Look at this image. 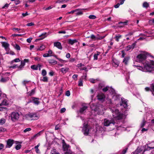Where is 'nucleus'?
Returning a JSON list of instances; mask_svg holds the SVG:
<instances>
[{
    "label": "nucleus",
    "mask_w": 154,
    "mask_h": 154,
    "mask_svg": "<svg viewBox=\"0 0 154 154\" xmlns=\"http://www.w3.org/2000/svg\"><path fill=\"white\" fill-rule=\"evenodd\" d=\"M146 58V56L145 54H140L137 56V61L139 62H142L143 65V66H139L138 69L143 72H150L152 70V69L154 68V61L150 60L149 61H146L145 63H143Z\"/></svg>",
    "instance_id": "nucleus-1"
},
{
    "label": "nucleus",
    "mask_w": 154,
    "mask_h": 154,
    "mask_svg": "<svg viewBox=\"0 0 154 154\" xmlns=\"http://www.w3.org/2000/svg\"><path fill=\"white\" fill-rule=\"evenodd\" d=\"M110 109L112 113L113 117L116 120H119L123 118L124 115L123 113L120 112L117 109L112 107L110 108Z\"/></svg>",
    "instance_id": "nucleus-2"
},
{
    "label": "nucleus",
    "mask_w": 154,
    "mask_h": 154,
    "mask_svg": "<svg viewBox=\"0 0 154 154\" xmlns=\"http://www.w3.org/2000/svg\"><path fill=\"white\" fill-rule=\"evenodd\" d=\"M91 108L92 110H94L96 113L99 115H102L104 113V108L102 104L96 106L92 104L91 106Z\"/></svg>",
    "instance_id": "nucleus-3"
},
{
    "label": "nucleus",
    "mask_w": 154,
    "mask_h": 154,
    "mask_svg": "<svg viewBox=\"0 0 154 154\" xmlns=\"http://www.w3.org/2000/svg\"><path fill=\"white\" fill-rule=\"evenodd\" d=\"M26 117L29 120H36L38 119L39 116L36 113H30L26 115Z\"/></svg>",
    "instance_id": "nucleus-4"
},
{
    "label": "nucleus",
    "mask_w": 154,
    "mask_h": 154,
    "mask_svg": "<svg viewBox=\"0 0 154 154\" xmlns=\"http://www.w3.org/2000/svg\"><path fill=\"white\" fill-rule=\"evenodd\" d=\"M120 105L122 107H123L126 109H128L129 106L128 105L127 100L123 98H121Z\"/></svg>",
    "instance_id": "nucleus-5"
},
{
    "label": "nucleus",
    "mask_w": 154,
    "mask_h": 154,
    "mask_svg": "<svg viewBox=\"0 0 154 154\" xmlns=\"http://www.w3.org/2000/svg\"><path fill=\"white\" fill-rule=\"evenodd\" d=\"M11 120L13 122H15L19 119V114L17 112H13L11 113Z\"/></svg>",
    "instance_id": "nucleus-6"
},
{
    "label": "nucleus",
    "mask_w": 154,
    "mask_h": 154,
    "mask_svg": "<svg viewBox=\"0 0 154 154\" xmlns=\"http://www.w3.org/2000/svg\"><path fill=\"white\" fill-rule=\"evenodd\" d=\"M88 127V125L87 124L85 123L84 124L82 131L85 135H88L89 133V129Z\"/></svg>",
    "instance_id": "nucleus-7"
},
{
    "label": "nucleus",
    "mask_w": 154,
    "mask_h": 154,
    "mask_svg": "<svg viewBox=\"0 0 154 154\" xmlns=\"http://www.w3.org/2000/svg\"><path fill=\"white\" fill-rule=\"evenodd\" d=\"M115 123V122L113 119L109 120L107 119H105L104 120V125L105 126H108L111 124L114 125Z\"/></svg>",
    "instance_id": "nucleus-8"
},
{
    "label": "nucleus",
    "mask_w": 154,
    "mask_h": 154,
    "mask_svg": "<svg viewBox=\"0 0 154 154\" xmlns=\"http://www.w3.org/2000/svg\"><path fill=\"white\" fill-rule=\"evenodd\" d=\"M97 99L101 101V102H103L104 101L105 97L104 94L102 93H100L98 94L97 96Z\"/></svg>",
    "instance_id": "nucleus-9"
},
{
    "label": "nucleus",
    "mask_w": 154,
    "mask_h": 154,
    "mask_svg": "<svg viewBox=\"0 0 154 154\" xmlns=\"http://www.w3.org/2000/svg\"><path fill=\"white\" fill-rule=\"evenodd\" d=\"M39 99L38 98L33 97L32 98V100L28 102L27 103H28L30 102H32L36 105H38L40 102L38 101Z\"/></svg>",
    "instance_id": "nucleus-10"
},
{
    "label": "nucleus",
    "mask_w": 154,
    "mask_h": 154,
    "mask_svg": "<svg viewBox=\"0 0 154 154\" xmlns=\"http://www.w3.org/2000/svg\"><path fill=\"white\" fill-rule=\"evenodd\" d=\"M136 42H135L133 43L131 45H129L126 47L125 49V50L127 51H128L130 50L131 49H133L136 45Z\"/></svg>",
    "instance_id": "nucleus-11"
},
{
    "label": "nucleus",
    "mask_w": 154,
    "mask_h": 154,
    "mask_svg": "<svg viewBox=\"0 0 154 154\" xmlns=\"http://www.w3.org/2000/svg\"><path fill=\"white\" fill-rule=\"evenodd\" d=\"M2 46L5 48V49L6 51H8L9 49V44L8 43L2 42H1Z\"/></svg>",
    "instance_id": "nucleus-12"
},
{
    "label": "nucleus",
    "mask_w": 154,
    "mask_h": 154,
    "mask_svg": "<svg viewBox=\"0 0 154 154\" xmlns=\"http://www.w3.org/2000/svg\"><path fill=\"white\" fill-rule=\"evenodd\" d=\"M14 140L9 139L8 140L7 142V145L6 147L10 148L12 145L14 143Z\"/></svg>",
    "instance_id": "nucleus-13"
},
{
    "label": "nucleus",
    "mask_w": 154,
    "mask_h": 154,
    "mask_svg": "<svg viewBox=\"0 0 154 154\" xmlns=\"http://www.w3.org/2000/svg\"><path fill=\"white\" fill-rule=\"evenodd\" d=\"M147 119L149 120H150V119L152 117L153 115V112L152 110H149L148 112L146 113Z\"/></svg>",
    "instance_id": "nucleus-14"
},
{
    "label": "nucleus",
    "mask_w": 154,
    "mask_h": 154,
    "mask_svg": "<svg viewBox=\"0 0 154 154\" xmlns=\"http://www.w3.org/2000/svg\"><path fill=\"white\" fill-rule=\"evenodd\" d=\"M3 98H4L2 100V103H0V106L2 105L6 106L8 104L6 96Z\"/></svg>",
    "instance_id": "nucleus-15"
},
{
    "label": "nucleus",
    "mask_w": 154,
    "mask_h": 154,
    "mask_svg": "<svg viewBox=\"0 0 154 154\" xmlns=\"http://www.w3.org/2000/svg\"><path fill=\"white\" fill-rule=\"evenodd\" d=\"M54 46L56 47L58 49L60 50L62 49V46L61 43L58 42H54Z\"/></svg>",
    "instance_id": "nucleus-16"
},
{
    "label": "nucleus",
    "mask_w": 154,
    "mask_h": 154,
    "mask_svg": "<svg viewBox=\"0 0 154 154\" xmlns=\"http://www.w3.org/2000/svg\"><path fill=\"white\" fill-rule=\"evenodd\" d=\"M119 62L116 59H114L113 60L112 64L113 66L115 67H117L119 66Z\"/></svg>",
    "instance_id": "nucleus-17"
},
{
    "label": "nucleus",
    "mask_w": 154,
    "mask_h": 154,
    "mask_svg": "<svg viewBox=\"0 0 154 154\" xmlns=\"http://www.w3.org/2000/svg\"><path fill=\"white\" fill-rule=\"evenodd\" d=\"M120 96V95L118 94H116L113 95V98L114 99L115 101H120V100H121V98Z\"/></svg>",
    "instance_id": "nucleus-18"
},
{
    "label": "nucleus",
    "mask_w": 154,
    "mask_h": 154,
    "mask_svg": "<svg viewBox=\"0 0 154 154\" xmlns=\"http://www.w3.org/2000/svg\"><path fill=\"white\" fill-rule=\"evenodd\" d=\"M143 149V148L142 146L139 147L137 148V150L133 152V154H137L142 151Z\"/></svg>",
    "instance_id": "nucleus-19"
},
{
    "label": "nucleus",
    "mask_w": 154,
    "mask_h": 154,
    "mask_svg": "<svg viewBox=\"0 0 154 154\" xmlns=\"http://www.w3.org/2000/svg\"><path fill=\"white\" fill-rule=\"evenodd\" d=\"M63 149L64 151H67L69 149V146L68 145H67L64 142L63 143Z\"/></svg>",
    "instance_id": "nucleus-20"
},
{
    "label": "nucleus",
    "mask_w": 154,
    "mask_h": 154,
    "mask_svg": "<svg viewBox=\"0 0 154 154\" xmlns=\"http://www.w3.org/2000/svg\"><path fill=\"white\" fill-rule=\"evenodd\" d=\"M68 42L69 44L73 45L75 43L77 42L78 40L76 39H69L68 40Z\"/></svg>",
    "instance_id": "nucleus-21"
},
{
    "label": "nucleus",
    "mask_w": 154,
    "mask_h": 154,
    "mask_svg": "<svg viewBox=\"0 0 154 154\" xmlns=\"http://www.w3.org/2000/svg\"><path fill=\"white\" fill-rule=\"evenodd\" d=\"M40 65H38L37 66L35 65H33L31 66V68L33 70H37L38 69V67H39V70H40Z\"/></svg>",
    "instance_id": "nucleus-22"
},
{
    "label": "nucleus",
    "mask_w": 154,
    "mask_h": 154,
    "mask_svg": "<svg viewBox=\"0 0 154 154\" xmlns=\"http://www.w3.org/2000/svg\"><path fill=\"white\" fill-rule=\"evenodd\" d=\"M9 80V78L8 77H2L0 80V82L2 83H5Z\"/></svg>",
    "instance_id": "nucleus-23"
},
{
    "label": "nucleus",
    "mask_w": 154,
    "mask_h": 154,
    "mask_svg": "<svg viewBox=\"0 0 154 154\" xmlns=\"http://www.w3.org/2000/svg\"><path fill=\"white\" fill-rule=\"evenodd\" d=\"M87 108V106H83L79 110V112L81 114L83 113L85 110Z\"/></svg>",
    "instance_id": "nucleus-24"
},
{
    "label": "nucleus",
    "mask_w": 154,
    "mask_h": 154,
    "mask_svg": "<svg viewBox=\"0 0 154 154\" xmlns=\"http://www.w3.org/2000/svg\"><path fill=\"white\" fill-rule=\"evenodd\" d=\"M46 34L47 33L46 32H44L43 33H42L41 35H40L39 36V37H42V38H39L38 39V40H42L44 38H45V37H46Z\"/></svg>",
    "instance_id": "nucleus-25"
},
{
    "label": "nucleus",
    "mask_w": 154,
    "mask_h": 154,
    "mask_svg": "<svg viewBox=\"0 0 154 154\" xmlns=\"http://www.w3.org/2000/svg\"><path fill=\"white\" fill-rule=\"evenodd\" d=\"M29 61V60L28 59H24L23 60L21 61V65L23 67L25 65L26 63L28 62Z\"/></svg>",
    "instance_id": "nucleus-26"
},
{
    "label": "nucleus",
    "mask_w": 154,
    "mask_h": 154,
    "mask_svg": "<svg viewBox=\"0 0 154 154\" xmlns=\"http://www.w3.org/2000/svg\"><path fill=\"white\" fill-rule=\"evenodd\" d=\"M69 68H62L61 69V72L63 73H65L68 71Z\"/></svg>",
    "instance_id": "nucleus-27"
},
{
    "label": "nucleus",
    "mask_w": 154,
    "mask_h": 154,
    "mask_svg": "<svg viewBox=\"0 0 154 154\" xmlns=\"http://www.w3.org/2000/svg\"><path fill=\"white\" fill-rule=\"evenodd\" d=\"M48 62L50 63L53 64H56L57 63V61L53 59H50L48 60Z\"/></svg>",
    "instance_id": "nucleus-28"
},
{
    "label": "nucleus",
    "mask_w": 154,
    "mask_h": 154,
    "mask_svg": "<svg viewBox=\"0 0 154 154\" xmlns=\"http://www.w3.org/2000/svg\"><path fill=\"white\" fill-rule=\"evenodd\" d=\"M129 59V57H128L125 58L123 60V62L124 63L125 65H127Z\"/></svg>",
    "instance_id": "nucleus-29"
},
{
    "label": "nucleus",
    "mask_w": 154,
    "mask_h": 154,
    "mask_svg": "<svg viewBox=\"0 0 154 154\" xmlns=\"http://www.w3.org/2000/svg\"><path fill=\"white\" fill-rule=\"evenodd\" d=\"M109 91L110 93L112 94H113V95L116 94L115 90L112 88H109Z\"/></svg>",
    "instance_id": "nucleus-30"
},
{
    "label": "nucleus",
    "mask_w": 154,
    "mask_h": 154,
    "mask_svg": "<svg viewBox=\"0 0 154 154\" xmlns=\"http://www.w3.org/2000/svg\"><path fill=\"white\" fill-rule=\"evenodd\" d=\"M91 38L93 40H98V38L96 37L95 35H94L92 34L91 35V36H88V37H87L86 38Z\"/></svg>",
    "instance_id": "nucleus-31"
},
{
    "label": "nucleus",
    "mask_w": 154,
    "mask_h": 154,
    "mask_svg": "<svg viewBox=\"0 0 154 154\" xmlns=\"http://www.w3.org/2000/svg\"><path fill=\"white\" fill-rule=\"evenodd\" d=\"M42 78H41L40 80L44 82H47L48 81V78L47 76H44Z\"/></svg>",
    "instance_id": "nucleus-32"
},
{
    "label": "nucleus",
    "mask_w": 154,
    "mask_h": 154,
    "mask_svg": "<svg viewBox=\"0 0 154 154\" xmlns=\"http://www.w3.org/2000/svg\"><path fill=\"white\" fill-rule=\"evenodd\" d=\"M20 61V60L19 58H17L13 60L11 62V64H12L14 62H18Z\"/></svg>",
    "instance_id": "nucleus-33"
},
{
    "label": "nucleus",
    "mask_w": 154,
    "mask_h": 154,
    "mask_svg": "<svg viewBox=\"0 0 154 154\" xmlns=\"http://www.w3.org/2000/svg\"><path fill=\"white\" fill-rule=\"evenodd\" d=\"M140 35H142L143 37H140L138 39V40H143L145 39V38L144 37H147L146 35L144 34H140Z\"/></svg>",
    "instance_id": "nucleus-34"
},
{
    "label": "nucleus",
    "mask_w": 154,
    "mask_h": 154,
    "mask_svg": "<svg viewBox=\"0 0 154 154\" xmlns=\"http://www.w3.org/2000/svg\"><path fill=\"white\" fill-rule=\"evenodd\" d=\"M42 132V131H41L38 132V133L37 134H35L33 136L31 137V139H34V138L36 137H38V136H40Z\"/></svg>",
    "instance_id": "nucleus-35"
},
{
    "label": "nucleus",
    "mask_w": 154,
    "mask_h": 154,
    "mask_svg": "<svg viewBox=\"0 0 154 154\" xmlns=\"http://www.w3.org/2000/svg\"><path fill=\"white\" fill-rule=\"evenodd\" d=\"M143 6L144 8H147L149 6V3L146 2H144L143 4Z\"/></svg>",
    "instance_id": "nucleus-36"
},
{
    "label": "nucleus",
    "mask_w": 154,
    "mask_h": 154,
    "mask_svg": "<svg viewBox=\"0 0 154 154\" xmlns=\"http://www.w3.org/2000/svg\"><path fill=\"white\" fill-rule=\"evenodd\" d=\"M35 93V90L34 89H32L31 92H28V94L29 95L31 96L33 95Z\"/></svg>",
    "instance_id": "nucleus-37"
},
{
    "label": "nucleus",
    "mask_w": 154,
    "mask_h": 154,
    "mask_svg": "<svg viewBox=\"0 0 154 154\" xmlns=\"http://www.w3.org/2000/svg\"><path fill=\"white\" fill-rule=\"evenodd\" d=\"M122 37V36L121 35H118L116 36L115 37V38L117 42H119V39L121 38Z\"/></svg>",
    "instance_id": "nucleus-38"
},
{
    "label": "nucleus",
    "mask_w": 154,
    "mask_h": 154,
    "mask_svg": "<svg viewBox=\"0 0 154 154\" xmlns=\"http://www.w3.org/2000/svg\"><path fill=\"white\" fill-rule=\"evenodd\" d=\"M6 122V120L5 119L2 118L0 120V125H2L4 124Z\"/></svg>",
    "instance_id": "nucleus-39"
},
{
    "label": "nucleus",
    "mask_w": 154,
    "mask_h": 154,
    "mask_svg": "<svg viewBox=\"0 0 154 154\" xmlns=\"http://www.w3.org/2000/svg\"><path fill=\"white\" fill-rule=\"evenodd\" d=\"M84 75L81 77V78L80 79H82V80H86V77L87 76V73L83 74Z\"/></svg>",
    "instance_id": "nucleus-40"
},
{
    "label": "nucleus",
    "mask_w": 154,
    "mask_h": 154,
    "mask_svg": "<svg viewBox=\"0 0 154 154\" xmlns=\"http://www.w3.org/2000/svg\"><path fill=\"white\" fill-rule=\"evenodd\" d=\"M146 121L144 119L143 120V122L141 123L140 125L141 127L142 128L145 125L146 123Z\"/></svg>",
    "instance_id": "nucleus-41"
},
{
    "label": "nucleus",
    "mask_w": 154,
    "mask_h": 154,
    "mask_svg": "<svg viewBox=\"0 0 154 154\" xmlns=\"http://www.w3.org/2000/svg\"><path fill=\"white\" fill-rule=\"evenodd\" d=\"M6 95L5 94L2 93L1 89L0 88V97L2 98L6 97Z\"/></svg>",
    "instance_id": "nucleus-42"
},
{
    "label": "nucleus",
    "mask_w": 154,
    "mask_h": 154,
    "mask_svg": "<svg viewBox=\"0 0 154 154\" xmlns=\"http://www.w3.org/2000/svg\"><path fill=\"white\" fill-rule=\"evenodd\" d=\"M24 67L22 66L21 64L19 66L17 65V70L20 71L22 70L23 68Z\"/></svg>",
    "instance_id": "nucleus-43"
},
{
    "label": "nucleus",
    "mask_w": 154,
    "mask_h": 154,
    "mask_svg": "<svg viewBox=\"0 0 154 154\" xmlns=\"http://www.w3.org/2000/svg\"><path fill=\"white\" fill-rule=\"evenodd\" d=\"M109 87L108 86H106L105 87H104L102 89V90L103 92H106L108 90L109 91Z\"/></svg>",
    "instance_id": "nucleus-44"
},
{
    "label": "nucleus",
    "mask_w": 154,
    "mask_h": 154,
    "mask_svg": "<svg viewBox=\"0 0 154 154\" xmlns=\"http://www.w3.org/2000/svg\"><path fill=\"white\" fill-rule=\"evenodd\" d=\"M42 75L43 76H45L47 74V72L45 69H43L42 71Z\"/></svg>",
    "instance_id": "nucleus-45"
},
{
    "label": "nucleus",
    "mask_w": 154,
    "mask_h": 154,
    "mask_svg": "<svg viewBox=\"0 0 154 154\" xmlns=\"http://www.w3.org/2000/svg\"><path fill=\"white\" fill-rule=\"evenodd\" d=\"M78 85L80 86H83L82 80V79H80L78 82Z\"/></svg>",
    "instance_id": "nucleus-46"
},
{
    "label": "nucleus",
    "mask_w": 154,
    "mask_h": 154,
    "mask_svg": "<svg viewBox=\"0 0 154 154\" xmlns=\"http://www.w3.org/2000/svg\"><path fill=\"white\" fill-rule=\"evenodd\" d=\"M79 10L77 12H76V15H81L83 14L82 12L80 11H79Z\"/></svg>",
    "instance_id": "nucleus-47"
},
{
    "label": "nucleus",
    "mask_w": 154,
    "mask_h": 154,
    "mask_svg": "<svg viewBox=\"0 0 154 154\" xmlns=\"http://www.w3.org/2000/svg\"><path fill=\"white\" fill-rule=\"evenodd\" d=\"M78 76V75H77L74 74L72 76V78L75 80H77V79Z\"/></svg>",
    "instance_id": "nucleus-48"
},
{
    "label": "nucleus",
    "mask_w": 154,
    "mask_h": 154,
    "mask_svg": "<svg viewBox=\"0 0 154 154\" xmlns=\"http://www.w3.org/2000/svg\"><path fill=\"white\" fill-rule=\"evenodd\" d=\"M15 48L17 50H20V46L16 44L15 46Z\"/></svg>",
    "instance_id": "nucleus-49"
},
{
    "label": "nucleus",
    "mask_w": 154,
    "mask_h": 154,
    "mask_svg": "<svg viewBox=\"0 0 154 154\" xmlns=\"http://www.w3.org/2000/svg\"><path fill=\"white\" fill-rule=\"evenodd\" d=\"M106 103L108 104H111L112 103V101L110 99L108 98L106 99Z\"/></svg>",
    "instance_id": "nucleus-50"
},
{
    "label": "nucleus",
    "mask_w": 154,
    "mask_h": 154,
    "mask_svg": "<svg viewBox=\"0 0 154 154\" xmlns=\"http://www.w3.org/2000/svg\"><path fill=\"white\" fill-rule=\"evenodd\" d=\"M45 48V46L44 45H42L39 48V50L42 51Z\"/></svg>",
    "instance_id": "nucleus-51"
},
{
    "label": "nucleus",
    "mask_w": 154,
    "mask_h": 154,
    "mask_svg": "<svg viewBox=\"0 0 154 154\" xmlns=\"http://www.w3.org/2000/svg\"><path fill=\"white\" fill-rule=\"evenodd\" d=\"M79 10V9H77L75 10H72L70 12H69L68 13V14H73L75 12H77Z\"/></svg>",
    "instance_id": "nucleus-52"
},
{
    "label": "nucleus",
    "mask_w": 154,
    "mask_h": 154,
    "mask_svg": "<svg viewBox=\"0 0 154 154\" xmlns=\"http://www.w3.org/2000/svg\"><path fill=\"white\" fill-rule=\"evenodd\" d=\"M128 22V21H126L124 22H119V24H120L122 23L123 24V25H126L127 24Z\"/></svg>",
    "instance_id": "nucleus-53"
},
{
    "label": "nucleus",
    "mask_w": 154,
    "mask_h": 154,
    "mask_svg": "<svg viewBox=\"0 0 154 154\" xmlns=\"http://www.w3.org/2000/svg\"><path fill=\"white\" fill-rule=\"evenodd\" d=\"M21 148V145L20 144L17 145L15 147L16 149L17 150Z\"/></svg>",
    "instance_id": "nucleus-54"
},
{
    "label": "nucleus",
    "mask_w": 154,
    "mask_h": 154,
    "mask_svg": "<svg viewBox=\"0 0 154 154\" xmlns=\"http://www.w3.org/2000/svg\"><path fill=\"white\" fill-rule=\"evenodd\" d=\"M89 18L90 19H95L96 17L94 15H90L89 16Z\"/></svg>",
    "instance_id": "nucleus-55"
},
{
    "label": "nucleus",
    "mask_w": 154,
    "mask_h": 154,
    "mask_svg": "<svg viewBox=\"0 0 154 154\" xmlns=\"http://www.w3.org/2000/svg\"><path fill=\"white\" fill-rule=\"evenodd\" d=\"M31 129L30 128H28L25 129L24 131L23 132L24 133H26L27 131H30L31 130Z\"/></svg>",
    "instance_id": "nucleus-56"
},
{
    "label": "nucleus",
    "mask_w": 154,
    "mask_h": 154,
    "mask_svg": "<svg viewBox=\"0 0 154 154\" xmlns=\"http://www.w3.org/2000/svg\"><path fill=\"white\" fill-rule=\"evenodd\" d=\"M17 64H14L13 66H10L9 68L15 69L17 68Z\"/></svg>",
    "instance_id": "nucleus-57"
},
{
    "label": "nucleus",
    "mask_w": 154,
    "mask_h": 154,
    "mask_svg": "<svg viewBox=\"0 0 154 154\" xmlns=\"http://www.w3.org/2000/svg\"><path fill=\"white\" fill-rule=\"evenodd\" d=\"M34 25V23H32V22L28 23L27 24V26H33Z\"/></svg>",
    "instance_id": "nucleus-58"
},
{
    "label": "nucleus",
    "mask_w": 154,
    "mask_h": 154,
    "mask_svg": "<svg viewBox=\"0 0 154 154\" xmlns=\"http://www.w3.org/2000/svg\"><path fill=\"white\" fill-rule=\"evenodd\" d=\"M81 70H85V71H88V70H87V68L85 67H81L80 68Z\"/></svg>",
    "instance_id": "nucleus-59"
},
{
    "label": "nucleus",
    "mask_w": 154,
    "mask_h": 154,
    "mask_svg": "<svg viewBox=\"0 0 154 154\" xmlns=\"http://www.w3.org/2000/svg\"><path fill=\"white\" fill-rule=\"evenodd\" d=\"M6 131V129L2 127H0V132H4Z\"/></svg>",
    "instance_id": "nucleus-60"
},
{
    "label": "nucleus",
    "mask_w": 154,
    "mask_h": 154,
    "mask_svg": "<svg viewBox=\"0 0 154 154\" xmlns=\"http://www.w3.org/2000/svg\"><path fill=\"white\" fill-rule=\"evenodd\" d=\"M89 81L90 82L93 83H94L95 82L96 80L93 79H90Z\"/></svg>",
    "instance_id": "nucleus-61"
},
{
    "label": "nucleus",
    "mask_w": 154,
    "mask_h": 154,
    "mask_svg": "<svg viewBox=\"0 0 154 154\" xmlns=\"http://www.w3.org/2000/svg\"><path fill=\"white\" fill-rule=\"evenodd\" d=\"M151 88L153 92L152 93L153 95H154V83L152 84L151 86Z\"/></svg>",
    "instance_id": "nucleus-62"
},
{
    "label": "nucleus",
    "mask_w": 154,
    "mask_h": 154,
    "mask_svg": "<svg viewBox=\"0 0 154 154\" xmlns=\"http://www.w3.org/2000/svg\"><path fill=\"white\" fill-rule=\"evenodd\" d=\"M66 95L67 96H69L70 95V92L69 91H66Z\"/></svg>",
    "instance_id": "nucleus-63"
},
{
    "label": "nucleus",
    "mask_w": 154,
    "mask_h": 154,
    "mask_svg": "<svg viewBox=\"0 0 154 154\" xmlns=\"http://www.w3.org/2000/svg\"><path fill=\"white\" fill-rule=\"evenodd\" d=\"M128 148H125V149H123L122 154H125L127 151V150Z\"/></svg>",
    "instance_id": "nucleus-64"
}]
</instances>
